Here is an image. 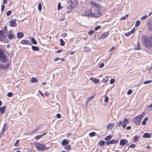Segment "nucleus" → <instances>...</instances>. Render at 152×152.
<instances>
[{
	"mask_svg": "<svg viewBox=\"0 0 152 152\" xmlns=\"http://www.w3.org/2000/svg\"><path fill=\"white\" fill-rule=\"evenodd\" d=\"M56 116V117L58 118H60L61 117V115L58 113L57 114Z\"/></svg>",
	"mask_w": 152,
	"mask_h": 152,
	"instance_id": "nucleus-55",
	"label": "nucleus"
},
{
	"mask_svg": "<svg viewBox=\"0 0 152 152\" xmlns=\"http://www.w3.org/2000/svg\"><path fill=\"white\" fill-rule=\"evenodd\" d=\"M82 15L84 16H90L91 15V10L90 11L89 10H86L82 14Z\"/></svg>",
	"mask_w": 152,
	"mask_h": 152,
	"instance_id": "nucleus-12",
	"label": "nucleus"
},
{
	"mask_svg": "<svg viewBox=\"0 0 152 152\" xmlns=\"http://www.w3.org/2000/svg\"><path fill=\"white\" fill-rule=\"evenodd\" d=\"M60 45L62 46H63L64 45L65 42L63 41V40L62 39H61L60 40Z\"/></svg>",
	"mask_w": 152,
	"mask_h": 152,
	"instance_id": "nucleus-37",
	"label": "nucleus"
},
{
	"mask_svg": "<svg viewBox=\"0 0 152 152\" xmlns=\"http://www.w3.org/2000/svg\"><path fill=\"white\" fill-rule=\"evenodd\" d=\"M21 43L23 45H32L31 43L27 40H23L21 41Z\"/></svg>",
	"mask_w": 152,
	"mask_h": 152,
	"instance_id": "nucleus-9",
	"label": "nucleus"
},
{
	"mask_svg": "<svg viewBox=\"0 0 152 152\" xmlns=\"http://www.w3.org/2000/svg\"><path fill=\"white\" fill-rule=\"evenodd\" d=\"M94 31L91 30V31H89L88 32V34L89 35H91V34H93L94 33Z\"/></svg>",
	"mask_w": 152,
	"mask_h": 152,
	"instance_id": "nucleus-49",
	"label": "nucleus"
},
{
	"mask_svg": "<svg viewBox=\"0 0 152 152\" xmlns=\"http://www.w3.org/2000/svg\"><path fill=\"white\" fill-rule=\"evenodd\" d=\"M105 142L104 141H102L99 142V145L101 146H103L104 145Z\"/></svg>",
	"mask_w": 152,
	"mask_h": 152,
	"instance_id": "nucleus-31",
	"label": "nucleus"
},
{
	"mask_svg": "<svg viewBox=\"0 0 152 152\" xmlns=\"http://www.w3.org/2000/svg\"><path fill=\"white\" fill-rule=\"evenodd\" d=\"M122 121H120L118 122L117 123L116 126H120L122 124Z\"/></svg>",
	"mask_w": 152,
	"mask_h": 152,
	"instance_id": "nucleus-42",
	"label": "nucleus"
},
{
	"mask_svg": "<svg viewBox=\"0 0 152 152\" xmlns=\"http://www.w3.org/2000/svg\"><path fill=\"white\" fill-rule=\"evenodd\" d=\"M4 7H5V6L4 5H2L1 7V10L2 11H3L4 10Z\"/></svg>",
	"mask_w": 152,
	"mask_h": 152,
	"instance_id": "nucleus-62",
	"label": "nucleus"
},
{
	"mask_svg": "<svg viewBox=\"0 0 152 152\" xmlns=\"http://www.w3.org/2000/svg\"><path fill=\"white\" fill-rule=\"evenodd\" d=\"M32 49L33 51H37L39 50V48L37 47L32 45Z\"/></svg>",
	"mask_w": 152,
	"mask_h": 152,
	"instance_id": "nucleus-20",
	"label": "nucleus"
},
{
	"mask_svg": "<svg viewBox=\"0 0 152 152\" xmlns=\"http://www.w3.org/2000/svg\"><path fill=\"white\" fill-rule=\"evenodd\" d=\"M149 108V111H151L152 110V103L148 107Z\"/></svg>",
	"mask_w": 152,
	"mask_h": 152,
	"instance_id": "nucleus-53",
	"label": "nucleus"
},
{
	"mask_svg": "<svg viewBox=\"0 0 152 152\" xmlns=\"http://www.w3.org/2000/svg\"><path fill=\"white\" fill-rule=\"evenodd\" d=\"M9 66V64L8 63L3 65L0 63V69L5 70L8 68Z\"/></svg>",
	"mask_w": 152,
	"mask_h": 152,
	"instance_id": "nucleus-7",
	"label": "nucleus"
},
{
	"mask_svg": "<svg viewBox=\"0 0 152 152\" xmlns=\"http://www.w3.org/2000/svg\"><path fill=\"white\" fill-rule=\"evenodd\" d=\"M137 44H138V47L136 49L137 50H140V45H139V43L138 42Z\"/></svg>",
	"mask_w": 152,
	"mask_h": 152,
	"instance_id": "nucleus-60",
	"label": "nucleus"
},
{
	"mask_svg": "<svg viewBox=\"0 0 152 152\" xmlns=\"http://www.w3.org/2000/svg\"><path fill=\"white\" fill-rule=\"evenodd\" d=\"M6 107L4 106L2 107H0V113L1 114H3L4 112Z\"/></svg>",
	"mask_w": 152,
	"mask_h": 152,
	"instance_id": "nucleus-15",
	"label": "nucleus"
},
{
	"mask_svg": "<svg viewBox=\"0 0 152 152\" xmlns=\"http://www.w3.org/2000/svg\"><path fill=\"white\" fill-rule=\"evenodd\" d=\"M133 140L134 142H137L138 139H139V137L137 136H135L133 137Z\"/></svg>",
	"mask_w": 152,
	"mask_h": 152,
	"instance_id": "nucleus-29",
	"label": "nucleus"
},
{
	"mask_svg": "<svg viewBox=\"0 0 152 152\" xmlns=\"http://www.w3.org/2000/svg\"><path fill=\"white\" fill-rule=\"evenodd\" d=\"M68 3L69 4V7H67V9H69L70 10H72L74 8L75 5V2L74 1L70 0L68 1Z\"/></svg>",
	"mask_w": 152,
	"mask_h": 152,
	"instance_id": "nucleus-6",
	"label": "nucleus"
},
{
	"mask_svg": "<svg viewBox=\"0 0 152 152\" xmlns=\"http://www.w3.org/2000/svg\"><path fill=\"white\" fill-rule=\"evenodd\" d=\"M151 137L150 134L148 133H145L144 134L143 136V138H149Z\"/></svg>",
	"mask_w": 152,
	"mask_h": 152,
	"instance_id": "nucleus-19",
	"label": "nucleus"
},
{
	"mask_svg": "<svg viewBox=\"0 0 152 152\" xmlns=\"http://www.w3.org/2000/svg\"><path fill=\"white\" fill-rule=\"evenodd\" d=\"M46 133H44L42 134H40L37 136L35 137V139L36 140H38L41 138L42 136L45 135L46 134Z\"/></svg>",
	"mask_w": 152,
	"mask_h": 152,
	"instance_id": "nucleus-17",
	"label": "nucleus"
},
{
	"mask_svg": "<svg viewBox=\"0 0 152 152\" xmlns=\"http://www.w3.org/2000/svg\"><path fill=\"white\" fill-rule=\"evenodd\" d=\"M35 146L37 149L39 151H45L48 148H46L45 145L39 142H36Z\"/></svg>",
	"mask_w": 152,
	"mask_h": 152,
	"instance_id": "nucleus-3",
	"label": "nucleus"
},
{
	"mask_svg": "<svg viewBox=\"0 0 152 152\" xmlns=\"http://www.w3.org/2000/svg\"><path fill=\"white\" fill-rule=\"evenodd\" d=\"M131 127L130 126H129L126 128V129L127 130H130L131 129Z\"/></svg>",
	"mask_w": 152,
	"mask_h": 152,
	"instance_id": "nucleus-64",
	"label": "nucleus"
},
{
	"mask_svg": "<svg viewBox=\"0 0 152 152\" xmlns=\"http://www.w3.org/2000/svg\"><path fill=\"white\" fill-rule=\"evenodd\" d=\"M96 133L94 132H92L89 133V136L91 137L94 136L95 135Z\"/></svg>",
	"mask_w": 152,
	"mask_h": 152,
	"instance_id": "nucleus-35",
	"label": "nucleus"
},
{
	"mask_svg": "<svg viewBox=\"0 0 152 152\" xmlns=\"http://www.w3.org/2000/svg\"><path fill=\"white\" fill-rule=\"evenodd\" d=\"M13 95V93L12 92H9L7 94V96L9 97H11Z\"/></svg>",
	"mask_w": 152,
	"mask_h": 152,
	"instance_id": "nucleus-43",
	"label": "nucleus"
},
{
	"mask_svg": "<svg viewBox=\"0 0 152 152\" xmlns=\"http://www.w3.org/2000/svg\"><path fill=\"white\" fill-rule=\"evenodd\" d=\"M66 150H70L71 149V146L69 145L66 146L65 147Z\"/></svg>",
	"mask_w": 152,
	"mask_h": 152,
	"instance_id": "nucleus-41",
	"label": "nucleus"
},
{
	"mask_svg": "<svg viewBox=\"0 0 152 152\" xmlns=\"http://www.w3.org/2000/svg\"><path fill=\"white\" fill-rule=\"evenodd\" d=\"M129 16V15L128 14H126V15H125L123 17H122L121 19H120V20H125L126 18H127Z\"/></svg>",
	"mask_w": 152,
	"mask_h": 152,
	"instance_id": "nucleus-28",
	"label": "nucleus"
},
{
	"mask_svg": "<svg viewBox=\"0 0 152 152\" xmlns=\"http://www.w3.org/2000/svg\"><path fill=\"white\" fill-rule=\"evenodd\" d=\"M37 130L36 129L32 131L31 132H30V133H29V134H32V133H35L36 132H37Z\"/></svg>",
	"mask_w": 152,
	"mask_h": 152,
	"instance_id": "nucleus-61",
	"label": "nucleus"
},
{
	"mask_svg": "<svg viewBox=\"0 0 152 152\" xmlns=\"http://www.w3.org/2000/svg\"><path fill=\"white\" fill-rule=\"evenodd\" d=\"M31 41L32 43L33 44L35 45L37 44V41L34 38H31Z\"/></svg>",
	"mask_w": 152,
	"mask_h": 152,
	"instance_id": "nucleus-26",
	"label": "nucleus"
},
{
	"mask_svg": "<svg viewBox=\"0 0 152 152\" xmlns=\"http://www.w3.org/2000/svg\"><path fill=\"white\" fill-rule=\"evenodd\" d=\"M104 66V64L103 63H102L100 64L99 67V68H102Z\"/></svg>",
	"mask_w": 152,
	"mask_h": 152,
	"instance_id": "nucleus-57",
	"label": "nucleus"
},
{
	"mask_svg": "<svg viewBox=\"0 0 152 152\" xmlns=\"http://www.w3.org/2000/svg\"><path fill=\"white\" fill-rule=\"evenodd\" d=\"M109 35V32H107L103 33L100 37V38L101 39H103L106 38Z\"/></svg>",
	"mask_w": 152,
	"mask_h": 152,
	"instance_id": "nucleus-13",
	"label": "nucleus"
},
{
	"mask_svg": "<svg viewBox=\"0 0 152 152\" xmlns=\"http://www.w3.org/2000/svg\"><path fill=\"white\" fill-rule=\"evenodd\" d=\"M115 80L114 79H111L110 81V84H113L115 82Z\"/></svg>",
	"mask_w": 152,
	"mask_h": 152,
	"instance_id": "nucleus-46",
	"label": "nucleus"
},
{
	"mask_svg": "<svg viewBox=\"0 0 152 152\" xmlns=\"http://www.w3.org/2000/svg\"><path fill=\"white\" fill-rule=\"evenodd\" d=\"M140 21L139 20H137L135 23V27H137L138 26L140 25Z\"/></svg>",
	"mask_w": 152,
	"mask_h": 152,
	"instance_id": "nucleus-33",
	"label": "nucleus"
},
{
	"mask_svg": "<svg viewBox=\"0 0 152 152\" xmlns=\"http://www.w3.org/2000/svg\"><path fill=\"white\" fill-rule=\"evenodd\" d=\"M148 28L150 31H152V24L149 23L148 24Z\"/></svg>",
	"mask_w": 152,
	"mask_h": 152,
	"instance_id": "nucleus-23",
	"label": "nucleus"
},
{
	"mask_svg": "<svg viewBox=\"0 0 152 152\" xmlns=\"http://www.w3.org/2000/svg\"><path fill=\"white\" fill-rule=\"evenodd\" d=\"M94 97V95H93L91 97H89L88 99V100H87V101L88 102H89L91 99H92Z\"/></svg>",
	"mask_w": 152,
	"mask_h": 152,
	"instance_id": "nucleus-59",
	"label": "nucleus"
},
{
	"mask_svg": "<svg viewBox=\"0 0 152 152\" xmlns=\"http://www.w3.org/2000/svg\"><path fill=\"white\" fill-rule=\"evenodd\" d=\"M24 36V34L22 32H20L17 33V37L18 38H21Z\"/></svg>",
	"mask_w": 152,
	"mask_h": 152,
	"instance_id": "nucleus-21",
	"label": "nucleus"
},
{
	"mask_svg": "<svg viewBox=\"0 0 152 152\" xmlns=\"http://www.w3.org/2000/svg\"><path fill=\"white\" fill-rule=\"evenodd\" d=\"M136 147V145L135 144H132L130 145L129 147L132 148H134Z\"/></svg>",
	"mask_w": 152,
	"mask_h": 152,
	"instance_id": "nucleus-45",
	"label": "nucleus"
},
{
	"mask_svg": "<svg viewBox=\"0 0 152 152\" xmlns=\"http://www.w3.org/2000/svg\"><path fill=\"white\" fill-rule=\"evenodd\" d=\"M90 50V48L87 47H85L84 49V50L85 51H89Z\"/></svg>",
	"mask_w": 152,
	"mask_h": 152,
	"instance_id": "nucleus-44",
	"label": "nucleus"
},
{
	"mask_svg": "<svg viewBox=\"0 0 152 152\" xmlns=\"http://www.w3.org/2000/svg\"><path fill=\"white\" fill-rule=\"evenodd\" d=\"M128 142V140L127 139H121L120 142V145H121L124 146Z\"/></svg>",
	"mask_w": 152,
	"mask_h": 152,
	"instance_id": "nucleus-11",
	"label": "nucleus"
},
{
	"mask_svg": "<svg viewBox=\"0 0 152 152\" xmlns=\"http://www.w3.org/2000/svg\"><path fill=\"white\" fill-rule=\"evenodd\" d=\"M115 48L113 46L109 50V52H111L112 51H113V50H114Z\"/></svg>",
	"mask_w": 152,
	"mask_h": 152,
	"instance_id": "nucleus-58",
	"label": "nucleus"
},
{
	"mask_svg": "<svg viewBox=\"0 0 152 152\" xmlns=\"http://www.w3.org/2000/svg\"><path fill=\"white\" fill-rule=\"evenodd\" d=\"M62 35L64 37H66L67 36V34L66 33H64L62 34Z\"/></svg>",
	"mask_w": 152,
	"mask_h": 152,
	"instance_id": "nucleus-63",
	"label": "nucleus"
},
{
	"mask_svg": "<svg viewBox=\"0 0 152 152\" xmlns=\"http://www.w3.org/2000/svg\"><path fill=\"white\" fill-rule=\"evenodd\" d=\"M11 13V11H9L7 12L6 15L7 16H9L10 15Z\"/></svg>",
	"mask_w": 152,
	"mask_h": 152,
	"instance_id": "nucleus-54",
	"label": "nucleus"
},
{
	"mask_svg": "<svg viewBox=\"0 0 152 152\" xmlns=\"http://www.w3.org/2000/svg\"><path fill=\"white\" fill-rule=\"evenodd\" d=\"M131 34V33L130 31L128 32L127 33H125V35L126 37H129V36Z\"/></svg>",
	"mask_w": 152,
	"mask_h": 152,
	"instance_id": "nucleus-51",
	"label": "nucleus"
},
{
	"mask_svg": "<svg viewBox=\"0 0 152 152\" xmlns=\"http://www.w3.org/2000/svg\"><path fill=\"white\" fill-rule=\"evenodd\" d=\"M129 123V120L128 119L126 118L124 119L123 121L122 125V127L124 128H125L126 126Z\"/></svg>",
	"mask_w": 152,
	"mask_h": 152,
	"instance_id": "nucleus-8",
	"label": "nucleus"
},
{
	"mask_svg": "<svg viewBox=\"0 0 152 152\" xmlns=\"http://www.w3.org/2000/svg\"><path fill=\"white\" fill-rule=\"evenodd\" d=\"M100 27H101L100 26H97L95 28L94 30L95 31H97V30L100 29Z\"/></svg>",
	"mask_w": 152,
	"mask_h": 152,
	"instance_id": "nucleus-52",
	"label": "nucleus"
},
{
	"mask_svg": "<svg viewBox=\"0 0 152 152\" xmlns=\"http://www.w3.org/2000/svg\"><path fill=\"white\" fill-rule=\"evenodd\" d=\"M109 100V98L108 96H106L105 98L104 102L105 103H107Z\"/></svg>",
	"mask_w": 152,
	"mask_h": 152,
	"instance_id": "nucleus-48",
	"label": "nucleus"
},
{
	"mask_svg": "<svg viewBox=\"0 0 152 152\" xmlns=\"http://www.w3.org/2000/svg\"><path fill=\"white\" fill-rule=\"evenodd\" d=\"M106 143L107 145H109L111 144V141H109L106 142Z\"/></svg>",
	"mask_w": 152,
	"mask_h": 152,
	"instance_id": "nucleus-56",
	"label": "nucleus"
},
{
	"mask_svg": "<svg viewBox=\"0 0 152 152\" xmlns=\"http://www.w3.org/2000/svg\"><path fill=\"white\" fill-rule=\"evenodd\" d=\"M152 82V80H150L147 81H145L144 82V84H149Z\"/></svg>",
	"mask_w": 152,
	"mask_h": 152,
	"instance_id": "nucleus-34",
	"label": "nucleus"
},
{
	"mask_svg": "<svg viewBox=\"0 0 152 152\" xmlns=\"http://www.w3.org/2000/svg\"><path fill=\"white\" fill-rule=\"evenodd\" d=\"M91 15L94 17H99L101 16V7L94 1H91Z\"/></svg>",
	"mask_w": 152,
	"mask_h": 152,
	"instance_id": "nucleus-1",
	"label": "nucleus"
},
{
	"mask_svg": "<svg viewBox=\"0 0 152 152\" xmlns=\"http://www.w3.org/2000/svg\"><path fill=\"white\" fill-rule=\"evenodd\" d=\"M111 141V144H116L118 143V140H112Z\"/></svg>",
	"mask_w": 152,
	"mask_h": 152,
	"instance_id": "nucleus-30",
	"label": "nucleus"
},
{
	"mask_svg": "<svg viewBox=\"0 0 152 152\" xmlns=\"http://www.w3.org/2000/svg\"><path fill=\"white\" fill-rule=\"evenodd\" d=\"M38 9L39 11H41L42 10L41 5L40 3H39L38 6Z\"/></svg>",
	"mask_w": 152,
	"mask_h": 152,
	"instance_id": "nucleus-38",
	"label": "nucleus"
},
{
	"mask_svg": "<svg viewBox=\"0 0 152 152\" xmlns=\"http://www.w3.org/2000/svg\"><path fill=\"white\" fill-rule=\"evenodd\" d=\"M109 80L108 77V76H106L105 77L103 78V80L104 81L107 82Z\"/></svg>",
	"mask_w": 152,
	"mask_h": 152,
	"instance_id": "nucleus-40",
	"label": "nucleus"
},
{
	"mask_svg": "<svg viewBox=\"0 0 152 152\" xmlns=\"http://www.w3.org/2000/svg\"><path fill=\"white\" fill-rule=\"evenodd\" d=\"M132 91L131 90H129L127 92V94L128 95H130L132 93Z\"/></svg>",
	"mask_w": 152,
	"mask_h": 152,
	"instance_id": "nucleus-50",
	"label": "nucleus"
},
{
	"mask_svg": "<svg viewBox=\"0 0 152 152\" xmlns=\"http://www.w3.org/2000/svg\"><path fill=\"white\" fill-rule=\"evenodd\" d=\"M0 61L2 63H6L7 61V56L4 52L0 48Z\"/></svg>",
	"mask_w": 152,
	"mask_h": 152,
	"instance_id": "nucleus-5",
	"label": "nucleus"
},
{
	"mask_svg": "<svg viewBox=\"0 0 152 152\" xmlns=\"http://www.w3.org/2000/svg\"><path fill=\"white\" fill-rule=\"evenodd\" d=\"M148 17V16L147 15H145L143 16H142V17L141 18H140V20H145Z\"/></svg>",
	"mask_w": 152,
	"mask_h": 152,
	"instance_id": "nucleus-39",
	"label": "nucleus"
},
{
	"mask_svg": "<svg viewBox=\"0 0 152 152\" xmlns=\"http://www.w3.org/2000/svg\"><path fill=\"white\" fill-rule=\"evenodd\" d=\"M61 8V4L60 3H58L57 6V9L58 10H59Z\"/></svg>",
	"mask_w": 152,
	"mask_h": 152,
	"instance_id": "nucleus-47",
	"label": "nucleus"
},
{
	"mask_svg": "<svg viewBox=\"0 0 152 152\" xmlns=\"http://www.w3.org/2000/svg\"><path fill=\"white\" fill-rule=\"evenodd\" d=\"M144 115V113L143 112L141 114L136 116L133 119L134 123L137 125H139Z\"/></svg>",
	"mask_w": 152,
	"mask_h": 152,
	"instance_id": "nucleus-4",
	"label": "nucleus"
},
{
	"mask_svg": "<svg viewBox=\"0 0 152 152\" xmlns=\"http://www.w3.org/2000/svg\"><path fill=\"white\" fill-rule=\"evenodd\" d=\"M148 117H145L143 121L142 122V125H146V121L148 120Z\"/></svg>",
	"mask_w": 152,
	"mask_h": 152,
	"instance_id": "nucleus-24",
	"label": "nucleus"
},
{
	"mask_svg": "<svg viewBox=\"0 0 152 152\" xmlns=\"http://www.w3.org/2000/svg\"><path fill=\"white\" fill-rule=\"evenodd\" d=\"M114 126V124L113 123H110L107 126V128L108 130H111L113 129Z\"/></svg>",
	"mask_w": 152,
	"mask_h": 152,
	"instance_id": "nucleus-16",
	"label": "nucleus"
},
{
	"mask_svg": "<svg viewBox=\"0 0 152 152\" xmlns=\"http://www.w3.org/2000/svg\"><path fill=\"white\" fill-rule=\"evenodd\" d=\"M90 79L95 83H98L99 82V79L95 78H94L93 77H91Z\"/></svg>",
	"mask_w": 152,
	"mask_h": 152,
	"instance_id": "nucleus-14",
	"label": "nucleus"
},
{
	"mask_svg": "<svg viewBox=\"0 0 152 152\" xmlns=\"http://www.w3.org/2000/svg\"><path fill=\"white\" fill-rule=\"evenodd\" d=\"M14 37L15 36L14 34H10L8 35V37L9 39H13Z\"/></svg>",
	"mask_w": 152,
	"mask_h": 152,
	"instance_id": "nucleus-32",
	"label": "nucleus"
},
{
	"mask_svg": "<svg viewBox=\"0 0 152 152\" xmlns=\"http://www.w3.org/2000/svg\"><path fill=\"white\" fill-rule=\"evenodd\" d=\"M19 140H16V142L14 144V146H19Z\"/></svg>",
	"mask_w": 152,
	"mask_h": 152,
	"instance_id": "nucleus-36",
	"label": "nucleus"
},
{
	"mask_svg": "<svg viewBox=\"0 0 152 152\" xmlns=\"http://www.w3.org/2000/svg\"><path fill=\"white\" fill-rule=\"evenodd\" d=\"M30 80L32 83H36L37 82V79L33 77L31 78Z\"/></svg>",
	"mask_w": 152,
	"mask_h": 152,
	"instance_id": "nucleus-22",
	"label": "nucleus"
},
{
	"mask_svg": "<svg viewBox=\"0 0 152 152\" xmlns=\"http://www.w3.org/2000/svg\"><path fill=\"white\" fill-rule=\"evenodd\" d=\"M9 22L10 24V26L12 27H15L17 26L15 20L12 19L9 21Z\"/></svg>",
	"mask_w": 152,
	"mask_h": 152,
	"instance_id": "nucleus-10",
	"label": "nucleus"
},
{
	"mask_svg": "<svg viewBox=\"0 0 152 152\" xmlns=\"http://www.w3.org/2000/svg\"><path fill=\"white\" fill-rule=\"evenodd\" d=\"M112 138V136L111 135L108 136L104 138V140L107 141L109 140Z\"/></svg>",
	"mask_w": 152,
	"mask_h": 152,
	"instance_id": "nucleus-27",
	"label": "nucleus"
},
{
	"mask_svg": "<svg viewBox=\"0 0 152 152\" xmlns=\"http://www.w3.org/2000/svg\"><path fill=\"white\" fill-rule=\"evenodd\" d=\"M68 141L66 140H63L61 142V144L62 145H66L68 144Z\"/></svg>",
	"mask_w": 152,
	"mask_h": 152,
	"instance_id": "nucleus-18",
	"label": "nucleus"
},
{
	"mask_svg": "<svg viewBox=\"0 0 152 152\" xmlns=\"http://www.w3.org/2000/svg\"><path fill=\"white\" fill-rule=\"evenodd\" d=\"M6 36L4 34H3L2 35L0 36V41H2L4 40L5 38V37Z\"/></svg>",
	"mask_w": 152,
	"mask_h": 152,
	"instance_id": "nucleus-25",
	"label": "nucleus"
},
{
	"mask_svg": "<svg viewBox=\"0 0 152 152\" xmlns=\"http://www.w3.org/2000/svg\"><path fill=\"white\" fill-rule=\"evenodd\" d=\"M142 42L143 45L147 48L152 47V36L150 37L145 35L143 36Z\"/></svg>",
	"mask_w": 152,
	"mask_h": 152,
	"instance_id": "nucleus-2",
	"label": "nucleus"
}]
</instances>
